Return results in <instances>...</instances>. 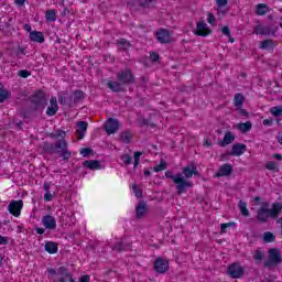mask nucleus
I'll return each instance as SVG.
<instances>
[{"label":"nucleus","instance_id":"1","mask_svg":"<svg viewBox=\"0 0 282 282\" xmlns=\"http://www.w3.org/2000/svg\"><path fill=\"white\" fill-rule=\"evenodd\" d=\"M269 203H263L262 207L257 212V219L260 224H268V219H276L282 210V203L275 202L272 204L271 209Z\"/></svg>","mask_w":282,"mask_h":282},{"label":"nucleus","instance_id":"2","mask_svg":"<svg viewBox=\"0 0 282 282\" xmlns=\"http://www.w3.org/2000/svg\"><path fill=\"white\" fill-rule=\"evenodd\" d=\"M67 140H58L55 144L45 142L42 147L44 153H57L63 159V162H69L72 152L67 149Z\"/></svg>","mask_w":282,"mask_h":282},{"label":"nucleus","instance_id":"3","mask_svg":"<svg viewBox=\"0 0 282 282\" xmlns=\"http://www.w3.org/2000/svg\"><path fill=\"white\" fill-rule=\"evenodd\" d=\"M165 177L167 180H172L174 184H176V193L178 195H184V193H187L186 188H193V182L187 181L184 178V175L181 173H177L176 175H173V172L166 171Z\"/></svg>","mask_w":282,"mask_h":282},{"label":"nucleus","instance_id":"4","mask_svg":"<svg viewBox=\"0 0 282 282\" xmlns=\"http://www.w3.org/2000/svg\"><path fill=\"white\" fill-rule=\"evenodd\" d=\"M46 272L48 273V279H54L56 274H59V276L56 280H53V282H76L74 280V275L66 267L62 265L57 271L54 268H47Z\"/></svg>","mask_w":282,"mask_h":282},{"label":"nucleus","instance_id":"5","mask_svg":"<svg viewBox=\"0 0 282 282\" xmlns=\"http://www.w3.org/2000/svg\"><path fill=\"white\" fill-rule=\"evenodd\" d=\"M30 102L35 109H45V107H47V96L45 91L41 89L35 90L34 94L30 96Z\"/></svg>","mask_w":282,"mask_h":282},{"label":"nucleus","instance_id":"6","mask_svg":"<svg viewBox=\"0 0 282 282\" xmlns=\"http://www.w3.org/2000/svg\"><path fill=\"white\" fill-rule=\"evenodd\" d=\"M269 258L263 262L264 268H274L282 263L281 250L278 248H271L268 251Z\"/></svg>","mask_w":282,"mask_h":282},{"label":"nucleus","instance_id":"7","mask_svg":"<svg viewBox=\"0 0 282 282\" xmlns=\"http://www.w3.org/2000/svg\"><path fill=\"white\" fill-rule=\"evenodd\" d=\"M117 80H119L123 87H129L131 84L135 83V77L131 69L124 68L117 73Z\"/></svg>","mask_w":282,"mask_h":282},{"label":"nucleus","instance_id":"8","mask_svg":"<svg viewBox=\"0 0 282 282\" xmlns=\"http://www.w3.org/2000/svg\"><path fill=\"white\" fill-rule=\"evenodd\" d=\"M171 269V261L169 259L159 257L153 262V271L156 274H165Z\"/></svg>","mask_w":282,"mask_h":282},{"label":"nucleus","instance_id":"9","mask_svg":"<svg viewBox=\"0 0 282 282\" xmlns=\"http://www.w3.org/2000/svg\"><path fill=\"white\" fill-rule=\"evenodd\" d=\"M227 274L230 279H243V274H246V269L241 267V263L234 262L228 265Z\"/></svg>","mask_w":282,"mask_h":282},{"label":"nucleus","instance_id":"10","mask_svg":"<svg viewBox=\"0 0 282 282\" xmlns=\"http://www.w3.org/2000/svg\"><path fill=\"white\" fill-rule=\"evenodd\" d=\"M155 39L162 45L173 43V36L171 35V31H169L167 29H159L155 32Z\"/></svg>","mask_w":282,"mask_h":282},{"label":"nucleus","instance_id":"11","mask_svg":"<svg viewBox=\"0 0 282 282\" xmlns=\"http://www.w3.org/2000/svg\"><path fill=\"white\" fill-rule=\"evenodd\" d=\"M253 34H257L258 36H274L276 30L272 29L270 25L257 24L253 29Z\"/></svg>","mask_w":282,"mask_h":282},{"label":"nucleus","instance_id":"12","mask_svg":"<svg viewBox=\"0 0 282 282\" xmlns=\"http://www.w3.org/2000/svg\"><path fill=\"white\" fill-rule=\"evenodd\" d=\"M212 30L208 29V24L204 20H200L196 23V30L194 31L195 36H202L206 39V36H210Z\"/></svg>","mask_w":282,"mask_h":282},{"label":"nucleus","instance_id":"13","mask_svg":"<svg viewBox=\"0 0 282 282\" xmlns=\"http://www.w3.org/2000/svg\"><path fill=\"white\" fill-rule=\"evenodd\" d=\"M21 210H23V202L21 199L9 203V213L13 217H21Z\"/></svg>","mask_w":282,"mask_h":282},{"label":"nucleus","instance_id":"14","mask_svg":"<svg viewBox=\"0 0 282 282\" xmlns=\"http://www.w3.org/2000/svg\"><path fill=\"white\" fill-rule=\"evenodd\" d=\"M120 129V121L118 119L109 118L107 124L105 126L106 133L108 135H113Z\"/></svg>","mask_w":282,"mask_h":282},{"label":"nucleus","instance_id":"15","mask_svg":"<svg viewBox=\"0 0 282 282\" xmlns=\"http://www.w3.org/2000/svg\"><path fill=\"white\" fill-rule=\"evenodd\" d=\"M232 175V165L225 163L219 166L218 172L215 173L214 177H228Z\"/></svg>","mask_w":282,"mask_h":282},{"label":"nucleus","instance_id":"16","mask_svg":"<svg viewBox=\"0 0 282 282\" xmlns=\"http://www.w3.org/2000/svg\"><path fill=\"white\" fill-rule=\"evenodd\" d=\"M42 225L46 230H56V218L47 214L42 217Z\"/></svg>","mask_w":282,"mask_h":282},{"label":"nucleus","instance_id":"17","mask_svg":"<svg viewBox=\"0 0 282 282\" xmlns=\"http://www.w3.org/2000/svg\"><path fill=\"white\" fill-rule=\"evenodd\" d=\"M72 95H69V93L67 91H62L58 95V102L62 107H68L69 109H74V105H70L69 102H72Z\"/></svg>","mask_w":282,"mask_h":282},{"label":"nucleus","instance_id":"18","mask_svg":"<svg viewBox=\"0 0 282 282\" xmlns=\"http://www.w3.org/2000/svg\"><path fill=\"white\" fill-rule=\"evenodd\" d=\"M106 87L110 89V91H113V94H120L124 91V86L120 83V80H107Z\"/></svg>","mask_w":282,"mask_h":282},{"label":"nucleus","instance_id":"19","mask_svg":"<svg viewBox=\"0 0 282 282\" xmlns=\"http://www.w3.org/2000/svg\"><path fill=\"white\" fill-rule=\"evenodd\" d=\"M55 113H58V99L52 96L50 99V107L46 109V116H48V118H52V116H54Z\"/></svg>","mask_w":282,"mask_h":282},{"label":"nucleus","instance_id":"20","mask_svg":"<svg viewBox=\"0 0 282 282\" xmlns=\"http://www.w3.org/2000/svg\"><path fill=\"white\" fill-rule=\"evenodd\" d=\"M87 127H89V123H87V121L77 122V129H76L77 140L85 139V133H87Z\"/></svg>","mask_w":282,"mask_h":282},{"label":"nucleus","instance_id":"21","mask_svg":"<svg viewBox=\"0 0 282 282\" xmlns=\"http://www.w3.org/2000/svg\"><path fill=\"white\" fill-rule=\"evenodd\" d=\"M248 151V147L243 143H236L231 147L230 155H236L239 158L240 155H243Z\"/></svg>","mask_w":282,"mask_h":282},{"label":"nucleus","instance_id":"22","mask_svg":"<svg viewBox=\"0 0 282 282\" xmlns=\"http://www.w3.org/2000/svg\"><path fill=\"white\" fill-rule=\"evenodd\" d=\"M116 45L118 46V52H129L131 48V42L124 37L118 39Z\"/></svg>","mask_w":282,"mask_h":282},{"label":"nucleus","instance_id":"23","mask_svg":"<svg viewBox=\"0 0 282 282\" xmlns=\"http://www.w3.org/2000/svg\"><path fill=\"white\" fill-rule=\"evenodd\" d=\"M276 47V42L272 39H267L260 43V50H267V52H274Z\"/></svg>","mask_w":282,"mask_h":282},{"label":"nucleus","instance_id":"24","mask_svg":"<svg viewBox=\"0 0 282 282\" xmlns=\"http://www.w3.org/2000/svg\"><path fill=\"white\" fill-rule=\"evenodd\" d=\"M70 98L72 100L69 104L76 107V105H78V102L85 98V93L77 89L70 94Z\"/></svg>","mask_w":282,"mask_h":282},{"label":"nucleus","instance_id":"25","mask_svg":"<svg viewBox=\"0 0 282 282\" xmlns=\"http://www.w3.org/2000/svg\"><path fill=\"white\" fill-rule=\"evenodd\" d=\"M29 39L33 43H45V36L41 31H32L29 35Z\"/></svg>","mask_w":282,"mask_h":282},{"label":"nucleus","instance_id":"26","mask_svg":"<svg viewBox=\"0 0 282 282\" xmlns=\"http://www.w3.org/2000/svg\"><path fill=\"white\" fill-rule=\"evenodd\" d=\"M120 141L123 144H131V140H133V132L130 129L124 130L119 135Z\"/></svg>","mask_w":282,"mask_h":282},{"label":"nucleus","instance_id":"27","mask_svg":"<svg viewBox=\"0 0 282 282\" xmlns=\"http://www.w3.org/2000/svg\"><path fill=\"white\" fill-rule=\"evenodd\" d=\"M44 250L48 254H56V252H58V243L55 241H46L44 245Z\"/></svg>","mask_w":282,"mask_h":282},{"label":"nucleus","instance_id":"28","mask_svg":"<svg viewBox=\"0 0 282 282\" xmlns=\"http://www.w3.org/2000/svg\"><path fill=\"white\" fill-rule=\"evenodd\" d=\"M232 142H235V137L231 131H227L225 133L224 139L220 142H218V144L219 147L224 148V147H228V144H232Z\"/></svg>","mask_w":282,"mask_h":282},{"label":"nucleus","instance_id":"29","mask_svg":"<svg viewBox=\"0 0 282 282\" xmlns=\"http://www.w3.org/2000/svg\"><path fill=\"white\" fill-rule=\"evenodd\" d=\"M147 203L144 202H140L138 204V206L135 207V215H137V219H142V217H144V215H147Z\"/></svg>","mask_w":282,"mask_h":282},{"label":"nucleus","instance_id":"30","mask_svg":"<svg viewBox=\"0 0 282 282\" xmlns=\"http://www.w3.org/2000/svg\"><path fill=\"white\" fill-rule=\"evenodd\" d=\"M198 173L199 172H197L196 166L187 165L183 169V175L185 176L186 180H191V177H193V175H198Z\"/></svg>","mask_w":282,"mask_h":282},{"label":"nucleus","instance_id":"31","mask_svg":"<svg viewBox=\"0 0 282 282\" xmlns=\"http://www.w3.org/2000/svg\"><path fill=\"white\" fill-rule=\"evenodd\" d=\"M84 166L89 169V171H100V161L98 160H87L84 162Z\"/></svg>","mask_w":282,"mask_h":282},{"label":"nucleus","instance_id":"32","mask_svg":"<svg viewBox=\"0 0 282 282\" xmlns=\"http://www.w3.org/2000/svg\"><path fill=\"white\" fill-rule=\"evenodd\" d=\"M243 102H246V97L241 93H237L234 96V106L236 109H241L243 107Z\"/></svg>","mask_w":282,"mask_h":282},{"label":"nucleus","instance_id":"33","mask_svg":"<svg viewBox=\"0 0 282 282\" xmlns=\"http://www.w3.org/2000/svg\"><path fill=\"white\" fill-rule=\"evenodd\" d=\"M270 12V7L267 3H259L256 7V14L258 17H265Z\"/></svg>","mask_w":282,"mask_h":282},{"label":"nucleus","instance_id":"34","mask_svg":"<svg viewBox=\"0 0 282 282\" xmlns=\"http://www.w3.org/2000/svg\"><path fill=\"white\" fill-rule=\"evenodd\" d=\"M238 208L240 210V215L242 217H250V209H248V203L246 200H239L238 202Z\"/></svg>","mask_w":282,"mask_h":282},{"label":"nucleus","instance_id":"35","mask_svg":"<svg viewBox=\"0 0 282 282\" xmlns=\"http://www.w3.org/2000/svg\"><path fill=\"white\" fill-rule=\"evenodd\" d=\"M138 3L140 8L147 9L155 8V6H158V2L155 0H138Z\"/></svg>","mask_w":282,"mask_h":282},{"label":"nucleus","instance_id":"36","mask_svg":"<svg viewBox=\"0 0 282 282\" xmlns=\"http://www.w3.org/2000/svg\"><path fill=\"white\" fill-rule=\"evenodd\" d=\"M238 129L241 131V133H248V131H251L252 129V122L247 121V122H240L238 123Z\"/></svg>","mask_w":282,"mask_h":282},{"label":"nucleus","instance_id":"37","mask_svg":"<svg viewBox=\"0 0 282 282\" xmlns=\"http://www.w3.org/2000/svg\"><path fill=\"white\" fill-rule=\"evenodd\" d=\"M67 135V132L65 130H56L55 132L50 134V138H52L53 140H58V138H61L59 140H65Z\"/></svg>","mask_w":282,"mask_h":282},{"label":"nucleus","instance_id":"38","mask_svg":"<svg viewBox=\"0 0 282 282\" xmlns=\"http://www.w3.org/2000/svg\"><path fill=\"white\" fill-rule=\"evenodd\" d=\"M263 241L264 243H274V241H276V236L271 231H265L263 234Z\"/></svg>","mask_w":282,"mask_h":282},{"label":"nucleus","instance_id":"39","mask_svg":"<svg viewBox=\"0 0 282 282\" xmlns=\"http://www.w3.org/2000/svg\"><path fill=\"white\" fill-rule=\"evenodd\" d=\"M9 98H12V93L6 89L0 90V105L1 102H6V100H9Z\"/></svg>","mask_w":282,"mask_h":282},{"label":"nucleus","instance_id":"40","mask_svg":"<svg viewBox=\"0 0 282 282\" xmlns=\"http://www.w3.org/2000/svg\"><path fill=\"white\" fill-rule=\"evenodd\" d=\"M267 171H273L274 173H279V164L274 161H269L265 164Z\"/></svg>","mask_w":282,"mask_h":282},{"label":"nucleus","instance_id":"41","mask_svg":"<svg viewBox=\"0 0 282 282\" xmlns=\"http://www.w3.org/2000/svg\"><path fill=\"white\" fill-rule=\"evenodd\" d=\"M270 113H271V116H273L274 118H279L280 116H282V106L272 107V108L270 109Z\"/></svg>","mask_w":282,"mask_h":282},{"label":"nucleus","instance_id":"42","mask_svg":"<svg viewBox=\"0 0 282 282\" xmlns=\"http://www.w3.org/2000/svg\"><path fill=\"white\" fill-rule=\"evenodd\" d=\"M223 34H225V36H228L230 43H235V40L232 39V32L230 31V26L225 25L221 29Z\"/></svg>","mask_w":282,"mask_h":282},{"label":"nucleus","instance_id":"43","mask_svg":"<svg viewBox=\"0 0 282 282\" xmlns=\"http://www.w3.org/2000/svg\"><path fill=\"white\" fill-rule=\"evenodd\" d=\"M232 226H237L235 221L224 223L220 225V232H228V228H232Z\"/></svg>","mask_w":282,"mask_h":282},{"label":"nucleus","instance_id":"44","mask_svg":"<svg viewBox=\"0 0 282 282\" xmlns=\"http://www.w3.org/2000/svg\"><path fill=\"white\" fill-rule=\"evenodd\" d=\"M46 21L54 22L56 21V11L55 10H47L45 14Z\"/></svg>","mask_w":282,"mask_h":282},{"label":"nucleus","instance_id":"45","mask_svg":"<svg viewBox=\"0 0 282 282\" xmlns=\"http://www.w3.org/2000/svg\"><path fill=\"white\" fill-rule=\"evenodd\" d=\"M265 257V252H263L262 250L257 249L253 252V259L254 261H263V258Z\"/></svg>","mask_w":282,"mask_h":282},{"label":"nucleus","instance_id":"46","mask_svg":"<svg viewBox=\"0 0 282 282\" xmlns=\"http://www.w3.org/2000/svg\"><path fill=\"white\" fill-rule=\"evenodd\" d=\"M154 173H160L161 171H166V162L161 161L160 164L153 167Z\"/></svg>","mask_w":282,"mask_h":282},{"label":"nucleus","instance_id":"47","mask_svg":"<svg viewBox=\"0 0 282 282\" xmlns=\"http://www.w3.org/2000/svg\"><path fill=\"white\" fill-rule=\"evenodd\" d=\"M127 246H124L123 241H119L115 245L113 250H117V252H123V250H127Z\"/></svg>","mask_w":282,"mask_h":282},{"label":"nucleus","instance_id":"48","mask_svg":"<svg viewBox=\"0 0 282 282\" xmlns=\"http://www.w3.org/2000/svg\"><path fill=\"white\" fill-rule=\"evenodd\" d=\"M79 153L80 155H83V158H88V155H91V153H94V150H91V148H83Z\"/></svg>","mask_w":282,"mask_h":282},{"label":"nucleus","instance_id":"49","mask_svg":"<svg viewBox=\"0 0 282 282\" xmlns=\"http://www.w3.org/2000/svg\"><path fill=\"white\" fill-rule=\"evenodd\" d=\"M18 75L20 76V78H29V76H32V72L28 69H21L18 72Z\"/></svg>","mask_w":282,"mask_h":282},{"label":"nucleus","instance_id":"50","mask_svg":"<svg viewBox=\"0 0 282 282\" xmlns=\"http://www.w3.org/2000/svg\"><path fill=\"white\" fill-rule=\"evenodd\" d=\"M140 158H142V152L135 151L134 152V169H138L140 164Z\"/></svg>","mask_w":282,"mask_h":282},{"label":"nucleus","instance_id":"51","mask_svg":"<svg viewBox=\"0 0 282 282\" xmlns=\"http://www.w3.org/2000/svg\"><path fill=\"white\" fill-rule=\"evenodd\" d=\"M121 160H122L123 164H126V166H129V164H131V162H133V159L129 154H123L121 156Z\"/></svg>","mask_w":282,"mask_h":282},{"label":"nucleus","instance_id":"52","mask_svg":"<svg viewBox=\"0 0 282 282\" xmlns=\"http://www.w3.org/2000/svg\"><path fill=\"white\" fill-rule=\"evenodd\" d=\"M132 191L135 197H142V189L137 184L132 185Z\"/></svg>","mask_w":282,"mask_h":282},{"label":"nucleus","instance_id":"53","mask_svg":"<svg viewBox=\"0 0 282 282\" xmlns=\"http://www.w3.org/2000/svg\"><path fill=\"white\" fill-rule=\"evenodd\" d=\"M215 21V14H213V12H209L207 14V23H209V25H214Z\"/></svg>","mask_w":282,"mask_h":282},{"label":"nucleus","instance_id":"54","mask_svg":"<svg viewBox=\"0 0 282 282\" xmlns=\"http://www.w3.org/2000/svg\"><path fill=\"white\" fill-rule=\"evenodd\" d=\"M150 58H151L152 63H158L160 61V54L151 53Z\"/></svg>","mask_w":282,"mask_h":282},{"label":"nucleus","instance_id":"55","mask_svg":"<svg viewBox=\"0 0 282 282\" xmlns=\"http://www.w3.org/2000/svg\"><path fill=\"white\" fill-rule=\"evenodd\" d=\"M54 199V195L50 192H45L44 194V202H52Z\"/></svg>","mask_w":282,"mask_h":282},{"label":"nucleus","instance_id":"56","mask_svg":"<svg viewBox=\"0 0 282 282\" xmlns=\"http://www.w3.org/2000/svg\"><path fill=\"white\" fill-rule=\"evenodd\" d=\"M218 8H226L228 6V0H216Z\"/></svg>","mask_w":282,"mask_h":282},{"label":"nucleus","instance_id":"57","mask_svg":"<svg viewBox=\"0 0 282 282\" xmlns=\"http://www.w3.org/2000/svg\"><path fill=\"white\" fill-rule=\"evenodd\" d=\"M9 239L6 236H0V246H8Z\"/></svg>","mask_w":282,"mask_h":282},{"label":"nucleus","instance_id":"58","mask_svg":"<svg viewBox=\"0 0 282 282\" xmlns=\"http://www.w3.org/2000/svg\"><path fill=\"white\" fill-rule=\"evenodd\" d=\"M272 122H274V120H272V119H264V120L262 121V124H263L264 127H272Z\"/></svg>","mask_w":282,"mask_h":282},{"label":"nucleus","instance_id":"59","mask_svg":"<svg viewBox=\"0 0 282 282\" xmlns=\"http://www.w3.org/2000/svg\"><path fill=\"white\" fill-rule=\"evenodd\" d=\"M36 235H45V228L43 227H35Z\"/></svg>","mask_w":282,"mask_h":282},{"label":"nucleus","instance_id":"60","mask_svg":"<svg viewBox=\"0 0 282 282\" xmlns=\"http://www.w3.org/2000/svg\"><path fill=\"white\" fill-rule=\"evenodd\" d=\"M22 55H25V47L23 46H19L18 51H17V56H21Z\"/></svg>","mask_w":282,"mask_h":282},{"label":"nucleus","instance_id":"61","mask_svg":"<svg viewBox=\"0 0 282 282\" xmlns=\"http://www.w3.org/2000/svg\"><path fill=\"white\" fill-rule=\"evenodd\" d=\"M79 282H91V278L89 275H82Z\"/></svg>","mask_w":282,"mask_h":282},{"label":"nucleus","instance_id":"62","mask_svg":"<svg viewBox=\"0 0 282 282\" xmlns=\"http://www.w3.org/2000/svg\"><path fill=\"white\" fill-rule=\"evenodd\" d=\"M51 186H52V183H44V191H45V193H50Z\"/></svg>","mask_w":282,"mask_h":282},{"label":"nucleus","instance_id":"63","mask_svg":"<svg viewBox=\"0 0 282 282\" xmlns=\"http://www.w3.org/2000/svg\"><path fill=\"white\" fill-rule=\"evenodd\" d=\"M25 32H30L32 34V26L30 24H24Z\"/></svg>","mask_w":282,"mask_h":282},{"label":"nucleus","instance_id":"64","mask_svg":"<svg viewBox=\"0 0 282 282\" xmlns=\"http://www.w3.org/2000/svg\"><path fill=\"white\" fill-rule=\"evenodd\" d=\"M274 160H282V155L280 153L273 154Z\"/></svg>","mask_w":282,"mask_h":282}]
</instances>
